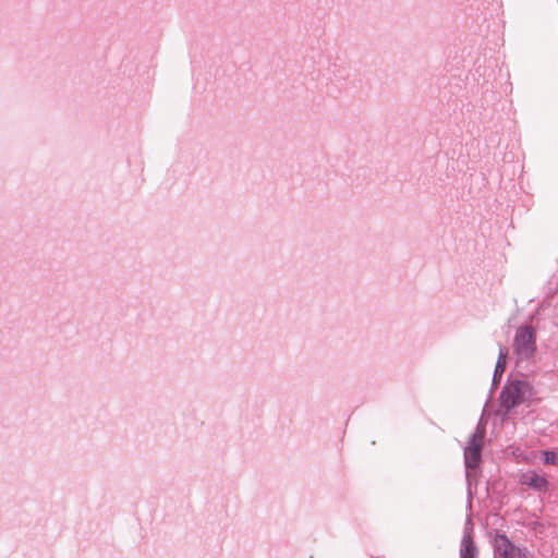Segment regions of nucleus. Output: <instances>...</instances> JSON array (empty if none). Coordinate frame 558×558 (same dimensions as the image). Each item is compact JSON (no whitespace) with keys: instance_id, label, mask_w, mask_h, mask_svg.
Listing matches in <instances>:
<instances>
[{"instance_id":"f257e3e1","label":"nucleus","mask_w":558,"mask_h":558,"mask_svg":"<svg viewBox=\"0 0 558 558\" xmlns=\"http://www.w3.org/2000/svg\"><path fill=\"white\" fill-rule=\"evenodd\" d=\"M486 435V423L481 418L475 430L470 436L468 445L464 447V465L466 470V480L470 483L471 470H475L482 458V449Z\"/></svg>"},{"instance_id":"f03ea898","label":"nucleus","mask_w":558,"mask_h":558,"mask_svg":"<svg viewBox=\"0 0 558 558\" xmlns=\"http://www.w3.org/2000/svg\"><path fill=\"white\" fill-rule=\"evenodd\" d=\"M531 395V385L524 379L509 381L501 390L500 407L509 412L511 409L523 403Z\"/></svg>"},{"instance_id":"7ed1b4c3","label":"nucleus","mask_w":558,"mask_h":558,"mask_svg":"<svg viewBox=\"0 0 558 558\" xmlns=\"http://www.w3.org/2000/svg\"><path fill=\"white\" fill-rule=\"evenodd\" d=\"M514 352L519 360L531 359L536 351V336L532 326H521L514 336Z\"/></svg>"},{"instance_id":"20e7f679","label":"nucleus","mask_w":558,"mask_h":558,"mask_svg":"<svg viewBox=\"0 0 558 558\" xmlns=\"http://www.w3.org/2000/svg\"><path fill=\"white\" fill-rule=\"evenodd\" d=\"M495 558H526L525 548L514 545L507 535L497 533L493 539Z\"/></svg>"},{"instance_id":"39448f33","label":"nucleus","mask_w":558,"mask_h":558,"mask_svg":"<svg viewBox=\"0 0 558 558\" xmlns=\"http://www.w3.org/2000/svg\"><path fill=\"white\" fill-rule=\"evenodd\" d=\"M327 59V72L330 76L336 80H347L349 76V64L343 58V56L339 52H328L326 56Z\"/></svg>"},{"instance_id":"423d86ee","label":"nucleus","mask_w":558,"mask_h":558,"mask_svg":"<svg viewBox=\"0 0 558 558\" xmlns=\"http://www.w3.org/2000/svg\"><path fill=\"white\" fill-rule=\"evenodd\" d=\"M520 483L529 486L538 493L546 492L548 488V481L545 476L537 474L535 471H527L520 476Z\"/></svg>"},{"instance_id":"0eeeda50","label":"nucleus","mask_w":558,"mask_h":558,"mask_svg":"<svg viewBox=\"0 0 558 558\" xmlns=\"http://www.w3.org/2000/svg\"><path fill=\"white\" fill-rule=\"evenodd\" d=\"M477 547L469 533H464L461 539L460 558H476Z\"/></svg>"},{"instance_id":"6e6552de","label":"nucleus","mask_w":558,"mask_h":558,"mask_svg":"<svg viewBox=\"0 0 558 558\" xmlns=\"http://www.w3.org/2000/svg\"><path fill=\"white\" fill-rule=\"evenodd\" d=\"M507 356H508V349L505 347H500L498 360H497L495 371H494V376H493V386H496L501 379V376L507 366Z\"/></svg>"},{"instance_id":"1a4fd4ad","label":"nucleus","mask_w":558,"mask_h":558,"mask_svg":"<svg viewBox=\"0 0 558 558\" xmlns=\"http://www.w3.org/2000/svg\"><path fill=\"white\" fill-rule=\"evenodd\" d=\"M542 461L545 465L558 466V450L542 451Z\"/></svg>"}]
</instances>
